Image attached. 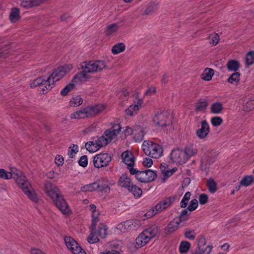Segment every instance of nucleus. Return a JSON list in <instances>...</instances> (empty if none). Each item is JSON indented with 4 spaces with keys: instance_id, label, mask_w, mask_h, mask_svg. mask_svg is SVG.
Instances as JSON below:
<instances>
[{
    "instance_id": "nucleus-18",
    "label": "nucleus",
    "mask_w": 254,
    "mask_h": 254,
    "mask_svg": "<svg viewBox=\"0 0 254 254\" xmlns=\"http://www.w3.org/2000/svg\"><path fill=\"white\" fill-rule=\"evenodd\" d=\"M122 159L123 162L127 166L129 169L133 168L135 158L130 151L127 150L124 152L122 154Z\"/></svg>"
},
{
    "instance_id": "nucleus-27",
    "label": "nucleus",
    "mask_w": 254,
    "mask_h": 254,
    "mask_svg": "<svg viewBox=\"0 0 254 254\" xmlns=\"http://www.w3.org/2000/svg\"><path fill=\"white\" fill-rule=\"evenodd\" d=\"M91 117L99 114L105 109V106L102 104L96 105L94 106H88Z\"/></svg>"
},
{
    "instance_id": "nucleus-5",
    "label": "nucleus",
    "mask_w": 254,
    "mask_h": 254,
    "mask_svg": "<svg viewBox=\"0 0 254 254\" xmlns=\"http://www.w3.org/2000/svg\"><path fill=\"white\" fill-rule=\"evenodd\" d=\"M129 172L132 175H135L136 179L141 183L153 182L157 177L156 172L150 169L139 171L136 169L129 168Z\"/></svg>"
},
{
    "instance_id": "nucleus-64",
    "label": "nucleus",
    "mask_w": 254,
    "mask_h": 254,
    "mask_svg": "<svg viewBox=\"0 0 254 254\" xmlns=\"http://www.w3.org/2000/svg\"><path fill=\"white\" fill-rule=\"evenodd\" d=\"M177 170V168L175 167L173 168L171 170H167L164 171L163 172L164 177L165 178L167 179L172 176L174 173L176 172Z\"/></svg>"
},
{
    "instance_id": "nucleus-20",
    "label": "nucleus",
    "mask_w": 254,
    "mask_h": 254,
    "mask_svg": "<svg viewBox=\"0 0 254 254\" xmlns=\"http://www.w3.org/2000/svg\"><path fill=\"white\" fill-rule=\"evenodd\" d=\"M118 184L119 186L122 188L129 190L133 184L127 174H123L119 178Z\"/></svg>"
},
{
    "instance_id": "nucleus-63",
    "label": "nucleus",
    "mask_w": 254,
    "mask_h": 254,
    "mask_svg": "<svg viewBox=\"0 0 254 254\" xmlns=\"http://www.w3.org/2000/svg\"><path fill=\"white\" fill-rule=\"evenodd\" d=\"M208 196L205 193H201L199 196V201L200 204H204L208 202Z\"/></svg>"
},
{
    "instance_id": "nucleus-9",
    "label": "nucleus",
    "mask_w": 254,
    "mask_h": 254,
    "mask_svg": "<svg viewBox=\"0 0 254 254\" xmlns=\"http://www.w3.org/2000/svg\"><path fill=\"white\" fill-rule=\"evenodd\" d=\"M111 160V156L109 154L100 153L94 157L93 164L95 167L100 168L108 166Z\"/></svg>"
},
{
    "instance_id": "nucleus-25",
    "label": "nucleus",
    "mask_w": 254,
    "mask_h": 254,
    "mask_svg": "<svg viewBox=\"0 0 254 254\" xmlns=\"http://www.w3.org/2000/svg\"><path fill=\"white\" fill-rule=\"evenodd\" d=\"M159 8V3L157 1L150 2L147 6L145 9L144 14H150L154 12Z\"/></svg>"
},
{
    "instance_id": "nucleus-4",
    "label": "nucleus",
    "mask_w": 254,
    "mask_h": 254,
    "mask_svg": "<svg viewBox=\"0 0 254 254\" xmlns=\"http://www.w3.org/2000/svg\"><path fill=\"white\" fill-rule=\"evenodd\" d=\"M142 148L144 153L153 158L157 159L163 155V149L161 145L151 141L145 140Z\"/></svg>"
},
{
    "instance_id": "nucleus-55",
    "label": "nucleus",
    "mask_w": 254,
    "mask_h": 254,
    "mask_svg": "<svg viewBox=\"0 0 254 254\" xmlns=\"http://www.w3.org/2000/svg\"><path fill=\"white\" fill-rule=\"evenodd\" d=\"M92 228H95L97 223L99 221L98 216L99 215V212L98 211L96 210L92 212Z\"/></svg>"
},
{
    "instance_id": "nucleus-53",
    "label": "nucleus",
    "mask_w": 254,
    "mask_h": 254,
    "mask_svg": "<svg viewBox=\"0 0 254 254\" xmlns=\"http://www.w3.org/2000/svg\"><path fill=\"white\" fill-rule=\"evenodd\" d=\"M78 151V147L76 145L73 144V146H70L68 149L67 155L69 158H73L74 155Z\"/></svg>"
},
{
    "instance_id": "nucleus-11",
    "label": "nucleus",
    "mask_w": 254,
    "mask_h": 254,
    "mask_svg": "<svg viewBox=\"0 0 254 254\" xmlns=\"http://www.w3.org/2000/svg\"><path fill=\"white\" fill-rule=\"evenodd\" d=\"M64 242L66 246L73 254H86L78 244L71 237H65Z\"/></svg>"
},
{
    "instance_id": "nucleus-1",
    "label": "nucleus",
    "mask_w": 254,
    "mask_h": 254,
    "mask_svg": "<svg viewBox=\"0 0 254 254\" xmlns=\"http://www.w3.org/2000/svg\"><path fill=\"white\" fill-rule=\"evenodd\" d=\"M106 66L105 62L102 60L84 62L81 64L82 71L78 72L74 76L72 81L76 84L86 82L90 77L87 73H93L100 71Z\"/></svg>"
},
{
    "instance_id": "nucleus-62",
    "label": "nucleus",
    "mask_w": 254,
    "mask_h": 254,
    "mask_svg": "<svg viewBox=\"0 0 254 254\" xmlns=\"http://www.w3.org/2000/svg\"><path fill=\"white\" fill-rule=\"evenodd\" d=\"M78 164L80 166L85 167L88 164L87 157L85 155L81 156L78 161Z\"/></svg>"
},
{
    "instance_id": "nucleus-60",
    "label": "nucleus",
    "mask_w": 254,
    "mask_h": 254,
    "mask_svg": "<svg viewBox=\"0 0 254 254\" xmlns=\"http://www.w3.org/2000/svg\"><path fill=\"white\" fill-rule=\"evenodd\" d=\"M144 132L142 129H140L137 133H135L134 139L136 142H140L144 138Z\"/></svg>"
},
{
    "instance_id": "nucleus-29",
    "label": "nucleus",
    "mask_w": 254,
    "mask_h": 254,
    "mask_svg": "<svg viewBox=\"0 0 254 254\" xmlns=\"http://www.w3.org/2000/svg\"><path fill=\"white\" fill-rule=\"evenodd\" d=\"M228 70L236 72L240 68L239 63L234 60H229L227 64Z\"/></svg>"
},
{
    "instance_id": "nucleus-30",
    "label": "nucleus",
    "mask_w": 254,
    "mask_h": 254,
    "mask_svg": "<svg viewBox=\"0 0 254 254\" xmlns=\"http://www.w3.org/2000/svg\"><path fill=\"white\" fill-rule=\"evenodd\" d=\"M214 75V70L210 68H205L201 75L202 79L205 81H210Z\"/></svg>"
},
{
    "instance_id": "nucleus-21",
    "label": "nucleus",
    "mask_w": 254,
    "mask_h": 254,
    "mask_svg": "<svg viewBox=\"0 0 254 254\" xmlns=\"http://www.w3.org/2000/svg\"><path fill=\"white\" fill-rule=\"evenodd\" d=\"M88 107L73 113L71 115L72 119H84L91 117Z\"/></svg>"
},
{
    "instance_id": "nucleus-14",
    "label": "nucleus",
    "mask_w": 254,
    "mask_h": 254,
    "mask_svg": "<svg viewBox=\"0 0 254 254\" xmlns=\"http://www.w3.org/2000/svg\"><path fill=\"white\" fill-rule=\"evenodd\" d=\"M170 159L173 163L182 164L187 162L183 150L176 149L172 151L170 154Z\"/></svg>"
},
{
    "instance_id": "nucleus-8",
    "label": "nucleus",
    "mask_w": 254,
    "mask_h": 254,
    "mask_svg": "<svg viewBox=\"0 0 254 254\" xmlns=\"http://www.w3.org/2000/svg\"><path fill=\"white\" fill-rule=\"evenodd\" d=\"M153 122L158 129H165L171 126L170 120L164 112H158L153 118Z\"/></svg>"
},
{
    "instance_id": "nucleus-47",
    "label": "nucleus",
    "mask_w": 254,
    "mask_h": 254,
    "mask_svg": "<svg viewBox=\"0 0 254 254\" xmlns=\"http://www.w3.org/2000/svg\"><path fill=\"white\" fill-rule=\"evenodd\" d=\"M190 195L191 193L190 191H188L185 193L180 203L181 207L185 208L187 206Z\"/></svg>"
},
{
    "instance_id": "nucleus-31",
    "label": "nucleus",
    "mask_w": 254,
    "mask_h": 254,
    "mask_svg": "<svg viewBox=\"0 0 254 254\" xmlns=\"http://www.w3.org/2000/svg\"><path fill=\"white\" fill-rule=\"evenodd\" d=\"M206 186L211 193H214L217 190V185L213 178H209L207 180Z\"/></svg>"
},
{
    "instance_id": "nucleus-23",
    "label": "nucleus",
    "mask_w": 254,
    "mask_h": 254,
    "mask_svg": "<svg viewBox=\"0 0 254 254\" xmlns=\"http://www.w3.org/2000/svg\"><path fill=\"white\" fill-rule=\"evenodd\" d=\"M175 218L169 222L164 229V233L166 235H170L176 232L179 228L180 224Z\"/></svg>"
},
{
    "instance_id": "nucleus-45",
    "label": "nucleus",
    "mask_w": 254,
    "mask_h": 254,
    "mask_svg": "<svg viewBox=\"0 0 254 254\" xmlns=\"http://www.w3.org/2000/svg\"><path fill=\"white\" fill-rule=\"evenodd\" d=\"M208 40L209 43L213 46L216 45L220 40L219 35L216 33L210 34Z\"/></svg>"
},
{
    "instance_id": "nucleus-26",
    "label": "nucleus",
    "mask_w": 254,
    "mask_h": 254,
    "mask_svg": "<svg viewBox=\"0 0 254 254\" xmlns=\"http://www.w3.org/2000/svg\"><path fill=\"white\" fill-rule=\"evenodd\" d=\"M208 105L207 101L204 99H200L195 104V111L197 112L204 111Z\"/></svg>"
},
{
    "instance_id": "nucleus-48",
    "label": "nucleus",
    "mask_w": 254,
    "mask_h": 254,
    "mask_svg": "<svg viewBox=\"0 0 254 254\" xmlns=\"http://www.w3.org/2000/svg\"><path fill=\"white\" fill-rule=\"evenodd\" d=\"M74 88L73 83H69L66 85L61 91V94L62 96H66L67 94Z\"/></svg>"
},
{
    "instance_id": "nucleus-40",
    "label": "nucleus",
    "mask_w": 254,
    "mask_h": 254,
    "mask_svg": "<svg viewBox=\"0 0 254 254\" xmlns=\"http://www.w3.org/2000/svg\"><path fill=\"white\" fill-rule=\"evenodd\" d=\"M254 180L253 176H246L240 182V185L244 187H248L251 185Z\"/></svg>"
},
{
    "instance_id": "nucleus-50",
    "label": "nucleus",
    "mask_w": 254,
    "mask_h": 254,
    "mask_svg": "<svg viewBox=\"0 0 254 254\" xmlns=\"http://www.w3.org/2000/svg\"><path fill=\"white\" fill-rule=\"evenodd\" d=\"M254 63V52H249L246 57V64L249 66Z\"/></svg>"
},
{
    "instance_id": "nucleus-37",
    "label": "nucleus",
    "mask_w": 254,
    "mask_h": 254,
    "mask_svg": "<svg viewBox=\"0 0 254 254\" xmlns=\"http://www.w3.org/2000/svg\"><path fill=\"white\" fill-rule=\"evenodd\" d=\"M185 158H187V161L188 159L195 154L197 152V150L193 149L191 146L186 147L184 150H183Z\"/></svg>"
},
{
    "instance_id": "nucleus-34",
    "label": "nucleus",
    "mask_w": 254,
    "mask_h": 254,
    "mask_svg": "<svg viewBox=\"0 0 254 254\" xmlns=\"http://www.w3.org/2000/svg\"><path fill=\"white\" fill-rule=\"evenodd\" d=\"M127 190L131 192L136 198L140 197L142 192V190L134 184H133Z\"/></svg>"
},
{
    "instance_id": "nucleus-58",
    "label": "nucleus",
    "mask_w": 254,
    "mask_h": 254,
    "mask_svg": "<svg viewBox=\"0 0 254 254\" xmlns=\"http://www.w3.org/2000/svg\"><path fill=\"white\" fill-rule=\"evenodd\" d=\"M198 206V201L196 199H192L188 207V209L190 211H193L196 209Z\"/></svg>"
},
{
    "instance_id": "nucleus-42",
    "label": "nucleus",
    "mask_w": 254,
    "mask_h": 254,
    "mask_svg": "<svg viewBox=\"0 0 254 254\" xmlns=\"http://www.w3.org/2000/svg\"><path fill=\"white\" fill-rule=\"evenodd\" d=\"M240 74L238 72H234L228 79V81L230 83L237 84L240 81Z\"/></svg>"
},
{
    "instance_id": "nucleus-52",
    "label": "nucleus",
    "mask_w": 254,
    "mask_h": 254,
    "mask_svg": "<svg viewBox=\"0 0 254 254\" xmlns=\"http://www.w3.org/2000/svg\"><path fill=\"white\" fill-rule=\"evenodd\" d=\"M119 28L118 24L113 23L109 25L107 27L106 33L107 35H111L114 32L117 31Z\"/></svg>"
},
{
    "instance_id": "nucleus-35",
    "label": "nucleus",
    "mask_w": 254,
    "mask_h": 254,
    "mask_svg": "<svg viewBox=\"0 0 254 254\" xmlns=\"http://www.w3.org/2000/svg\"><path fill=\"white\" fill-rule=\"evenodd\" d=\"M95 140L87 142L85 144V147L87 150L90 152H95L98 150L100 148L97 146Z\"/></svg>"
},
{
    "instance_id": "nucleus-44",
    "label": "nucleus",
    "mask_w": 254,
    "mask_h": 254,
    "mask_svg": "<svg viewBox=\"0 0 254 254\" xmlns=\"http://www.w3.org/2000/svg\"><path fill=\"white\" fill-rule=\"evenodd\" d=\"M190 247V244L187 241H182L179 246V250L181 253L187 252Z\"/></svg>"
},
{
    "instance_id": "nucleus-33",
    "label": "nucleus",
    "mask_w": 254,
    "mask_h": 254,
    "mask_svg": "<svg viewBox=\"0 0 254 254\" xmlns=\"http://www.w3.org/2000/svg\"><path fill=\"white\" fill-rule=\"evenodd\" d=\"M223 105L220 102L213 103L210 107L211 112L215 114H220L223 110Z\"/></svg>"
},
{
    "instance_id": "nucleus-43",
    "label": "nucleus",
    "mask_w": 254,
    "mask_h": 254,
    "mask_svg": "<svg viewBox=\"0 0 254 254\" xmlns=\"http://www.w3.org/2000/svg\"><path fill=\"white\" fill-rule=\"evenodd\" d=\"M95 186L96 183L95 182H94L81 187L80 190L82 192H91L93 191H96Z\"/></svg>"
},
{
    "instance_id": "nucleus-3",
    "label": "nucleus",
    "mask_w": 254,
    "mask_h": 254,
    "mask_svg": "<svg viewBox=\"0 0 254 254\" xmlns=\"http://www.w3.org/2000/svg\"><path fill=\"white\" fill-rule=\"evenodd\" d=\"M158 232V227L153 225L145 229L136 239L135 246L141 248L146 245Z\"/></svg>"
},
{
    "instance_id": "nucleus-17",
    "label": "nucleus",
    "mask_w": 254,
    "mask_h": 254,
    "mask_svg": "<svg viewBox=\"0 0 254 254\" xmlns=\"http://www.w3.org/2000/svg\"><path fill=\"white\" fill-rule=\"evenodd\" d=\"M210 131L209 126L206 120L201 123V127L196 131V136L200 139L205 138Z\"/></svg>"
},
{
    "instance_id": "nucleus-49",
    "label": "nucleus",
    "mask_w": 254,
    "mask_h": 254,
    "mask_svg": "<svg viewBox=\"0 0 254 254\" xmlns=\"http://www.w3.org/2000/svg\"><path fill=\"white\" fill-rule=\"evenodd\" d=\"M107 228L104 224H101L98 230V235L102 238H104L107 235Z\"/></svg>"
},
{
    "instance_id": "nucleus-7",
    "label": "nucleus",
    "mask_w": 254,
    "mask_h": 254,
    "mask_svg": "<svg viewBox=\"0 0 254 254\" xmlns=\"http://www.w3.org/2000/svg\"><path fill=\"white\" fill-rule=\"evenodd\" d=\"M176 199L175 196H170L166 197L163 200L160 201L154 208L149 211L146 214V216L148 217H151L152 216L156 214L158 212L161 211L169 207L172 204Z\"/></svg>"
},
{
    "instance_id": "nucleus-28",
    "label": "nucleus",
    "mask_w": 254,
    "mask_h": 254,
    "mask_svg": "<svg viewBox=\"0 0 254 254\" xmlns=\"http://www.w3.org/2000/svg\"><path fill=\"white\" fill-rule=\"evenodd\" d=\"M95 228H92V226L90 227V234L87 238V241L90 244H94L99 241L98 238V234L95 231Z\"/></svg>"
},
{
    "instance_id": "nucleus-38",
    "label": "nucleus",
    "mask_w": 254,
    "mask_h": 254,
    "mask_svg": "<svg viewBox=\"0 0 254 254\" xmlns=\"http://www.w3.org/2000/svg\"><path fill=\"white\" fill-rule=\"evenodd\" d=\"M211 159L209 157H206L205 158L201 160V169L202 171H205L207 173L209 171L208 166L210 165L211 163L213 162V161H210Z\"/></svg>"
},
{
    "instance_id": "nucleus-22",
    "label": "nucleus",
    "mask_w": 254,
    "mask_h": 254,
    "mask_svg": "<svg viewBox=\"0 0 254 254\" xmlns=\"http://www.w3.org/2000/svg\"><path fill=\"white\" fill-rule=\"evenodd\" d=\"M47 0H21L20 5L26 8L37 6Z\"/></svg>"
},
{
    "instance_id": "nucleus-13",
    "label": "nucleus",
    "mask_w": 254,
    "mask_h": 254,
    "mask_svg": "<svg viewBox=\"0 0 254 254\" xmlns=\"http://www.w3.org/2000/svg\"><path fill=\"white\" fill-rule=\"evenodd\" d=\"M206 240L203 237H200L197 240L196 249L192 254H209L212 250L211 246H206Z\"/></svg>"
},
{
    "instance_id": "nucleus-32",
    "label": "nucleus",
    "mask_w": 254,
    "mask_h": 254,
    "mask_svg": "<svg viewBox=\"0 0 254 254\" xmlns=\"http://www.w3.org/2000/svg\"><path fill=\"white\" fill-rule=\"evenodd\" d=\"M190 213L187 209L183 210L178 218H175L177 221L180 225L182 222H186L189 218Z\"/></svg>"
},
{
    "instance_id": "nucleus-46",
    "label": "nucleus",
    "mask_w": 254,
    "mask_h": 254,
    "mask_svg": "<svg viewBox=\"0 0 254 254\" xmlns=\"http://www.w3.org/2000/svg\"><path fill=\"white\" fill-rule=\"evenodd\" d=\"M96 142V143L97 144V146L100 148L101 147L107 145L109 142L106 139V137L104 135L98 138L97 139L95 140Z\"/></svg>"
},
{
    "instance_id": "nucleus-36",
    "label": "nucleus",
    "mask_w": 254,
    "mask_h": 254,
    "mask_svg": "<svg viewBox=\"0 0 254 254\" xmlns=\"http://www.w3.org/2000/svg\"><path fill=\"white\" fill-rule=\"evenodd\" d=\"M19 10L17 7H13L11 9L9 14L10 20L12 22H15L19 19Z\"/></svg>"
},
{
    "instance_id": "nucleus-61",
    "label": "nucleus",
    "mask_w": 254,
    "mask_h": 254,
    "mask_svg": "<svg viewBox=\"0 0 254 254\" xmlns=\"http://www.w3.org/2000/svg\"><path fill=\"white\" fill-rule=\"evenodd\" d=\"M127 227H128L126 225V221L120 223L117 226V229L120 230L122 233H125L128 231Z\"/></svg>"
},
{
    "instance_id": "nucleus-2",
    "label": "nucleus",
    "mask_w": 254,
    "mask_h": 254,
    "mask_svg": "<svg viewBox=\"0 0 254 254\" xmlns=\"http://www.w3.org/2000/svg\"><path fill=\"white\" fill-rule=\"evenodd\" d=\"M45 190L63 213L64 214L68 213L69 209L68 205L61 194L57 187L51 183L47 182L45 185Z\"/></svg>"
},
{
    "instance_id": "nucleus-16",
    "label": "nucleus",
    "mask_w": 254,
    "mask_h": 254,
    "mask_svg": "<svg viewBox=\"0 0 254 254\" xmlns=\"http://www.w3.org/2000/svg\"><path fill=\"white\" fill-rule=\"evenodd\" d=\"M121 129L122 127L119 124H115L110 129L106 130L103 135L109 143L112 140L116 139L117 135L120 133Z\"/></svg>"
},
{
    "instance_id": "nucleus-41",
    "label": "nucleus",
    "mask_w": 254,
    "mask_h": 254,
    "mask_svg": "<svg viewBox=\"0 0 254 254\" xmlns=\"http://www.w3.org/2000/svg\"><path fill=\"white\" fill-rule=\"evenodd\" d=\"M125 50V45L123 43H120L113 47L112 52L113 54L116 55L124 51Z\"/></svg>"
},
{
    "instance_id": "nucleus-10",
    "label": "nucleus",
    "mask_w": 254,
    "mask_h": 254,
    "mask_svg": "<svg viewBox=\"0 0 254 254\" xmlns=\"http://www.w3.org/2000/svg\"><path fill=\"white\" fill-rule=\"evenodd\" d=\"M72 68V65L68 64L59 67L56 69L49 77L51 78L53 84L64 77L66 73L69 72Z\"/></svg>"
},
{
    "instance_id": "nucleus-54",
    "label": "nucleus",
    "mask_w": 254,
    "mask_h": 254,
    "mask_svg": "<svg viewBox=\"0 0 254 254\" xmlns=\"http://www.w3.org/2000/svg\"><path fill=\"white\" fill-rule=\"evenodd\" d=\"M9 49L8 45H4V47L0 48V58H6L10 52Z\"/></svg>"
},
{
    "instance_id": "nucleus-59",
    "label": "nucleus",
    "mask_w": 254,
    "mask_h": 254,
    "mask_svg": "<svg viewBox=\"0 0 254 254\" xmlns=\"http://www.w3.org/2000/svg\"><path fill=\"white\" fill-rule=\"evenodd\" d=\"M185 237L189 240H194L195 238V234L193 230H187L184 234Z\"/></svg>"
},
{
    "instance_id": "nucleus-57",
    "label": "nucleus",
    "mask_w": 254,
    "mask_h": 254,
    "mask_svg": "<svg viewBox=\"0 0 254 254\" xmlns=\"http://www.w3.org/2000/svg\"><path fill=\"white\" fill-rule=\"evenodd\" d=\"M222 122V119L220 117H212L211 119V123L214 127L220 126Z\"/></svg>"
},
{
    "instance_id": "nucleus-24",
    "label": "nucleus",
    "mask_w": 254,
    "mask_h": 254,
    "mask_svg": "<svg viewBox=\"0 0 254 254\" xmlns=\"http://www.w3.org/2000/svg\"><path fill=\"white\" fill-rule=\"evenodd\" d=\"M143 104V101L141 99H138L137 103L134 105H131L126 110L127 115L129 116H133L136 114L137 111L139 110V106H141Z\"/></svg>"
},
{
    "instance_id": "nucleus-19",
    "label": "nucleus",
    "mask_w": 254,
    "mask_h": 254,
    "mask_svg": "<svg viewBox=\"0 0 254 254\" xmlns=\"http://www.w3.org/2000/svg\"><path fill=\"white\" fill-rule=\"evenodd\" d=\"M107 181L105 178H101L97 182H96V190L106 193H109L111 191L109 186L104 183Z\"/></svg>"
},
{
    "instance_id": "nucleus-15",
    "label": "nucleus",
    "mask_w": 254,
    "mask_h": 254,
    "mask_svg": "<svg viewBox=\"0 0 254 254\" xmlns=\"http://www.w3.org/2000/svg\"><path fill=\"white\" fill-rule=\"evenodd\" d=\"M9 175L10 179L13 178L19 186L27 180L26 177L23 175L22 172L15 167L11 168L10 172H8V177H9Z\"/></svg>"
},
{
    "instance_id": "nucleus-12",
    "label": "nucleus",
    "mask_w": 254,
    "mask_h": 254,
    "mask_svg": "<svg viewBox=\"0 0 254 254\" xmlns=\"http://www.w3.org/2000/svg\"><path fill=\"white\" fill-rule=\"evenodd\" d=\"M28 198L34 202H38L39 198L35 191L32 189L30 183L27 180L19 186Z\"/></svg>"
},
{
    "instance_id": "nucleus-56",
    "label": "nucleus",
    "mask_w": 254,
    "mask_h": 254,
    "mask_svg": "<svg viewBox=\"0 0 254 254\" xmlns=\"http://www.w3.org/2000/svg\"><path fill=\"white\" fill-rule=\"evenodd\" d=\"M254 109V100H251L247 102L244 106V110L246 112L250 111Z\"/></svg>"
},
{
    "instance_id": "nucleus-39",
    "label": "nucleus",
    "mask_w": 254,
    "mask_h": 254,
    "mask_svg": "<svg viewBox=\"0 0 254 254\" xmlns=\"http://www.w3.org/2000/svg\"><path fill=\"white\" fill-rule=\"evenodd\" d=\"M140 222L138 220H129L126 221V225L128 227V230H135L140 226Z\"/></svg>"
},
{
    "instance_id": "nucleus-6",
    "label": "nucleus",
    "mask_w": 254,
    "mask_h": 254,
    "mask_svg": "<svg viewBox=\"0 0 254 254\" xmlns=\"http://www.w3.org/2000/svg\"><path fill=\"white\" fill-rule=\"evenodd\" d=\"M54 86L50 77L43 76L34 80L31 83V88L38 87L41 94H44L51 90Z\"/></svg>"
},
{
    "instance_id": "nucleus-51",
    "label": "nucleus",
    "mask_w": 254,
    "mask_h": 254,
    "mask_svg": "<svg viewBox=\"0 0 254 254\" xmlns=\"http://www.w3.org/2000/svg\"><path fill=\"white\" fill-rule=\"evenodd\" d=\"M83 103L82 99L79 96L73 97L70 101V104L72 106L77 107L81 105Z\"/></svg>"
}]
</instances>
